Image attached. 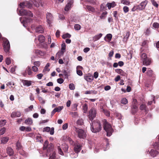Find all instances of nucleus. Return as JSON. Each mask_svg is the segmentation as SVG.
Instances as JSON below:
<instances>
[{
  "label": "nucleus",
  "instance_id": "1",
  "mask_svg": "<svg viewBox=\"0 0 159 159\" xmlns=\"http://www.w3.org/2000/svg\"><path fill=\"white\" fill-rule=\"evenodd\" d=\"M53 146L52 143L48 144V140H46L43 144V151H47L45 156L43 155L44 157H48L49 155V159H56V153L53 151Z\"/></svg>",
  "mask_w": 159,
  "mask_h": 159
},
{
  "label": "nucleus",
  "instance_id": "2",
  "mask_svg": "<svg viewBox=\"0 0 159 159\" xmlns=\"http://www.w3.org/2000/svg\"><path fill=\"white\" fill-rule=\"evenodd\" d=\"M103 128L107 132V136H111L113 131V130L112 128L111 125L107 122L105 119L103 120Z\"/></svg>",
  "mask_w": 159,
  "mask_h": 159
},
{
  "label": "nucleus",
  "instance_id": "3",
  "mask_svg": "<svg viewBox=\"0 0 159 159\" xmlns=\"http://www.w3.org/2000/svg\"><path fill=\"white\" fill-rule=\"evenodd\" d=\"M91 129L93 133H97L100 131L102 129V125L100 121H93L92 124L91 123Z\"/></svg>",
  "mask_w": 159,
  "mask_h": 159
},
{
  "label": "nucleus",
  "instance_id": "4",
  "mask_svg": "<svg viewBox=\"0 0 159 159\" xmlns=\"http://www.w3.org/2000/svg\"><path fill=\"white\" fill-rule=\"evenodd\" d=\"M32 3H33L37 7H38L39 6V4L35 0L32 3H30L28 1H25L20 3V6L21 8H24L25 7L28 8H30L32 6Z\"/></svg>",
  "mask_w": 159,
  "mask_h": 159
},
{
  "label": "nucleus",
  "instance_id": "5",
  "mask_svg": "<svg viewBox=\"0 0 159 159\" xmlns=\"http://www.w3.org/2000/svg\"><path fill=\"white\" fill-rule=\"evenodd\" d=\"M74 130L78 134V137L80 139H84L86 136V132L83 130L74 127Z\"/></svg>",
  "mask_w": 159,
  "mask_h": 159
},
{
  "label": "nucleus",
  "instance_id": "6",
  "mask_svg": "<svg viewBox=\"0 0 159 159\" xmlns=\"http://www.w3.org/2000/svg\"><path fill=\"white\" fill-rule=\"evenodd\" d=\"M59 145V144L57 145L58 152L60 154L63 155V153L62 149L63 150L64 152H68V145L65 143L63 144L61 147H60Z\"/></svg>",
  "mask_w": 159,
  "mask_h": 159
},
{
  "label": "nucleus",
  "instance_id": "7",
  "mask_svg": "<svg viewBox=\"0 0 159 159\" xmlns=\"http://www.w3.org/2000/svg\"><path fill=\"white\" fill-rule=\"evenodd\" d=\"M19 14L20 16H27L31 17L33 16V14L30 11L22 9L19 11Z\"/></svg>",
  "mask_w": 159,
  "mask_h": 159
},
{
  "label": "nucleus",
  "instance_id": "8",
  "mask_svg": "<svg viewBox=\"0 0 159 159\" xmlns=\"http://www.w3.org/2000/svg\"><path fill=\"white\" fill-rule=\"evenodd\" d=\"M3 46L5 52H8L10 48V44L9 41L7 39H4L3 41Z\"/></svg>",
  "mask_w": 159,
  "mask_h": 159
},
{
  "label": "nucleus",
  "instance_id": "9",
  "mask_svg": "<svg viewBox=\"0 0 159 159\" xmlns=\"http://www.w3.org/2000/svg\"><path fill=\"white\" fill-rule=\"evenodd\" d=\"M96 112L95 109L92 108L89 111V117L90 120L92 121L93 119L96 117Z\"/></svg>",
  "mask_w": 159,
  "mask_h": 159
},
{
  "label": "nucleus",
  "instance_id": "10",
  "mask_svg": "<svg viewBox=\"0 0 159 159\" xmlns=\"http://www.w3.org/2000/svg\"><path fill=\"white\" fill-rule=\"evenodd\" d=\"M148 1L147 0L142 2L139 5H138V10H142L144 9Z\"/></svg>",
  "mask_w": 159,
  "mask_h": 159
},
{
  "label": "nucleus",
  "instance_id": "11",
  "mask_svg": "<svg viewBox=\"0 0 159 159\" xmlns=\"http://www.w3.org/2000/svg\"><path fill=\"white\" fill-rule=\"evenodd\" d=\"M43 132H49L50 134L53 135L54 133V128L52 127L51 129L50 127H46L43 129Z\"/></svg>",
  "mask_w": 159,
  "mask_h": 159
},
{
  "label": "nucleus",
  "instance_id": "12",
  "mask_svg": "<svg viewBox=\"0 0 159 159\" xmlns=\"http://www.w3.org/2000/svg\"><path fill=\"white\" fill-rule=\"evenodd\" d=\"M47 22L48 23L50 24L52 23L53 20V16L49 12H48L46 14Z\"/></svg>",
  "mask_w": 159,
  "mask_h": 159
},
{
  "label": "nucleus",
  "instance_id": "13",
  "mask_svg": "<svg viewBox=\"0 0 159 159\" xmlns=\"http://www.w3.org/2000/svg\"><path fill=\"white\" fill-rule=\"evenodd\" d=\"M147 152H149V154L151 156L153 157H155L158 154V152L157 151L153 149H151L150 151L149 150H148L147 151Z\"/></svg>",
  "mask_w": 159,
  "mask_h": 159
},
{
  "label": "nucleus",
  "instance_id": "14",
  "mask_svg": "<svg viewBox=\"0 0 159 159\" xmlns=\"http://www.w3.org/2000/svg\"><path fill=\"white\" fill-rule=\"evenodd\" d=\"M73 2V0H70L69 1L65 7V11H68L72 7Z\"/></svg>",
  "mask_w": 159,
  "mask_h": 159
},
{
  "label": "nucleus",
  "instance_id": "15",
  "mask_svg": "<svg viewBox=\"0 0 159 159\" xmlns=\"http://www.w3.org/2000/svg\"><path fill=\"white\" fill-rule=\"evenodd\" d=\"M35 31L36 32L42 33H43L44 30L43 27L41 25L37 26L35 29Z\"/></svg>",
  "mask_w": 159,
  "mask_h": 159
},
{
  "label": "nucleus",
  "instance_id": "16",
  "mask_svg": "<svg viewBox=\"0 0 159 159\" xmlns=\"http://www.w3.org/2000/svg\"><path fill=\"white\" fill-rule=\"evenodd\" d=\"M81 149V146L79 144H76L75 145L74 148V151L75 152H76V153H78L79 152Z\"/></svg>",
  "mask_w": 159,
  "mask_h": 159
},
{
  "label": "nucleus",
  "instance_id": "17",
  "mask_svg": "<svg viewBox=\"0 0 159 159\" xmlns=\"http://www.w3.org/2000/svg\"><path fill=\"white\" fill-rule=\"evenodd\" d=\"M116 5V4L114 2H113L111 3H107L106 4V6L108 7L109 9H111V8L114 7Z\"/></svg>",
  "mask_w": 159,
  "mask_h": 159
},
{
  "label": "nucleus",
  "instance_id": "18",
  "mask_svg": "<svg viewBox=\"0 0 159 159\" xmlns=\"http://www.w3.org/2000/svg\"><path fill=\"white\" fill-rule=\"evenodd\" d=\"M137 100H133L132 102V108L134 109L136 112L137 110L138 106L137 104Z\"/></svg>",
  "mask_w": 159,
  "mask_h": 159
},
{
  "label": "nucleus",
  "instance_id": "19",
  "mask_svg": "<svg viewBox=\"0 0 159 159\" xmlns=\"http://www.w3.org/2000/svg\"><path fill=\"white\" fill-rule=\"evenodd\" d=\"M102 34H98L95 35L93 37V40L94 41H95L99 39L102 36Z\"/></svg>",
  "mask_w": 159,
  "mask_h": 159
},
{
  "label": "nucleus",
  "instance_id": "20",
  "mask_svg": "<svg viewBox=\"0 0 159 159\" xmlns=\"http://www.w3.org/2000/svg\"><path fill=\"white\" fill-rule=\"evenodd\" d=\"M151 63V60L148 58L146 59V60L143 61V65L146 66H148Z\"/></svg>",
  "mask_w": 159,
  "mask_h": 159
},
{
  "label": "nucleus",
  "instance_id": "21",
  "mask_svg": "<svg viewBox=\"0 0 159 159\" xmlns=\"http://www.w3.org/2000/svg\"><path fill=\"white\" fill-rule=\"evenodd\" d=\"M112 38V35L111 34H109L107 35L104 39L106 41L109 42L111 40Z\"/></svg>",
  "mask_w": 159,
  "mask_h": 159
},
{
  "label": "nucleus",
  "instance_id": "22",
  "mask_svg": "<svg viewBox=\"0 0 159 159\" xmlns=\"http://www.w3.org/2000/svg\"><path fill=\"white\" fill-rule=\"evenodd\" d=\"M116 72L122 76H125L126 75L125 73L120 69H116Z\"/></svg>",
  "mask_w": 159,
  "mask_h": 159
},
{
  "label": "nucleus",
  "instance_id": "23",
  "mask_svg": "<svg viewBox=\"0 0 159 159\" xmlns=\"http://www.w3.org/2000/svg\"><path fill=\"white\" fill-rule=\"evenodd\" d=\"M24 85L30 86L31 84V81L27 80H23L22 81Z\"/></svg>",
  "mask_w": 159,
  "mask_h": 159
},
{
  "label": "nucleus",
  "instance_id": "24",
  "mask_svg": "<svg viewBox=\"0 0 159 159\" xmlns=\"http://www.w3.org/2000/svg\"><path fill=\"white\" fill-rule=\"evenodd\" d=\"M7 152L9 156L12 155L14 153V152L12 149L10 147H8L7 148Z\"/></svg>",
  "mask_w": 159,
  "mask_h": 159
},
{
  "label": "nucleus",
  "instance_id": "25",
  "mask_svg": "<svg viewBox=\"0 0 159 159\" xmlns=\"http://www.w3.org/2000/svg\"><path fill=\"white\" fill-rule=\"evenodd\" d=\"M45 37L43 35H40L38 38V40L40 43H43L45 41Z\"/></svg>",
  "mask_w": 159,
  "mask_h": 159
},
{
  "label": "nucleus",
  "instance_id": "26",
  "mask_svg": "<svg viewBox=\"0 0 159 159\" xmlns=\"http://www.w3.org/2000/svg\"><path fill=\"white\" fill-rule=\"evenodd\" d=\"M86 8L89 11H91L92 12H94L95 11L94 8L91 6H87Z\"/></svg>",
  "mask_w": 159,
  "mask_h": 159
},
{
  "label": "nucleus",
  "instance_id": "27",
  "mask_svg": "<svg viewBox=\"0 0 159 159\" xmlns=\"http://www.w3.org/2000/svg\"><path fill=\"white\" fill-rule=\"evenodd\" d=\"M9 140V138L7 137H4L2 138L1 139V143L5 144L7 143Z\"/></svg>",
  "mask_w": 159,
  "mask_h": 159
},
{
  "label": "nucleus",
  "instance_id": "28",
  "mask_svg": "<svg viewBox=\"0 0 159 159\" xmlns=\"http://www.w3.org/2000/svg\"><path fill=\"white\" fill-rule=\"evenodd\" d=\"M66 45L65 43H62L61 45V52L62 54H63L64 52L66 49Z\"/></svg>",
  "mask_w": 159,
  "mask_h": 159
},
{
  "label": "nucleus",
  "instance_id": "29",
  "mask_svg": "<svg viewBox=\"0 0 159 159\" xmlns=\"http://www.w3.org/2000/svg\"><path fill=\"white\" fill-rule=\"evenodd\" d=\"M25 123L27 125H31L33 123L32 119L31 118H28L25 120Z\"/></svg>",
  "mask_w": 159,
  "mask_h": 159
},
{
  "label": "nucleus",
  "instance_id": "30",
  "mask_svg": "<svg viewBox=\"0 0 159 159\" xmlns=\"http://www.w3.org/2000/svg\"><path fill=\"white\" fill-rule=\"evenodd\" d=\"M85 79L88 81H91L93 80V76H86L84 77Z\"/></svg>",
  "mask_w": 159,
  "mask_h": 159
},
{
  "label": "nucleus",
  "instance_id": "31",
  "mask_svg": "<svg viewBox=\"0 0 159 159\" xmlns=\"http://www.w3.org/2000/svg\"><path fill=\"white\" fill-rule=\"evenodd\" d=\"M25 72H27L29 75H32V72L30 67L28 66L26 69Z\"/></svg>",
  "mask_w": 159,
  "mask_h": 159
},
{
  "label": "nucleus",
  "instance_id": "32",
  "mask_svg": "<svg viewBox=\"0 0 159 159\" xmlns=\"http://www.w3.org/2000/svg\"><path fill=\"white\" fill-rule=\"evenodd\" d=\"M36 138L37 142H39L42 143H43V140L41 136H36Z\"/></svg>",
  "mask_w": 159,
  "mask_h": 159
},
{
  "label": "nucleus",
  "instance_id": "33",
  "mask_svg": "<svg viewBox=\"0 0 159 159\" xmlns=\"http://www.w3.org/2000/svg\"><path fill=\"white\" fill-rule=\"evenodd\" d=\"M76 124L78 125H82L84 123L83 120L82 119H79L76 121Z\"/></svg>",
  "mask_w": 159,
  "mask_h": 159
},
{
  "label": "nucleus",
  "instance_id": "34",
  "mask_svg": "<svg viewBox=\"0 0 159 159\" xmlns=\"http://www.w3.org/2000/svg\"><path fill=\"white\" fill-rule=\"evenodd\" d=\"M140 109L141 110H144L145 112H146L148 110L146 107V105L143 104L141 105L140 106Z\"/></svg>",
  "mask_w": 159,
  "mask_h": 159
},
{
  "label": "nucleus",
  "instance_id": "35",
  "mask_svg": "<svg viewBox=\"0 0 159 159\" xmlns=\"http://www.w3.org/2000/svg\"><path fill=\"white\" fill-rule=\"evenodd\" d=\"M16 149L18 150H19L21 148L22 146L21 145L20 142L19 141L17 142L16 144Z\"/></svg>",
  "mask_w": 159,
  "mask_h": 159
},
{
  "label": "nucleus",
  "instance_id": "36",
  "mask_svg": "<svg viewBox=\"0 0 159 159\" xmlns=\"http://www.w3.org/2000/svg\"><path fill=\"white\" fill-rule=\"evenodd\" d=\"M70 114L72 115V116L74 118H76L78 116V114L77 112H70Z\"/></svg>",
  "mask_w": 159,
  "mask_h": 159
},
{
  "label": "nucleus",
  "instance_id": "37",
  "mask_svg": "<svg viewBox=\"0 0 159 159\" xmlns=\"http://www.w3.org/2000/svg\"><path fill=\"white\" fill-rule=\"evenodd\" d=\"M63 108V106H59L58 107H56L54 109L56 112H59Z\"/></svg>",
  "mask_w": 159,
  "mask_h": 159
},
{
  "label": "nucleus",
  "instance_id": "38",
  "mask_svg": "<svg viewBox=\"0 0 159 159\" xmlns=\"http://www.w3.org/2000/svg\"><path fill=\"white\" fill-rule=\"evenodd\" d=\"M6 121L5 120H2L0 121V127L4 126L6 124Z\"/></svg>",
  "mask_w": 159,
  "mask_h": 159
},
{
  "label": "nucleus",
  "instance_id": "39",
  "mask_svg": "<svg viewBox=\"0 0 159 159\" xmlns=\"http://www.w3.org/2000/svg\"><path fill=\"white\" fill-rule=\"evenodd\" d=\"M70 34L68 33H67L65 34H63L62 36V38L64 39H65L66 38H70Z\"/></svg>",
  "mask_w": 159,
  "mask_h": 159
},
{
  "label": "nucleus",
  "instance_id": "40",
  "mask_svg": "<svg viewBox=\"0 0 159 159\" xmlns=\"http://www.w3.org/2000/svg\"><path fill=\"white\" fill-rule=\"evenodd\" d=\"M141 57L142 59L143 60H143H146V59L148 58L147 57L146 54L145 53H143L141 55Z\"/></svg>",
  "mask_w": 159,
  "mask_h": 159
},
{
  "label": "nucleus",
  "instance_id": "41",
  "mask_svg": "<svg viewBox=\"0 0 159 159\" xmlns=\"http://www.w3.org/2000/svg\"><path fill=\"white\" fill-rule=\"evenodd\" d=\"M153 146L155 148L159 150V143L156 142L153 144Z\"/></svg>",
  "mask_w": 159,
  "mask_h": 159
},
{
  "label": "nucleus",
  "instance_id": "42",
  "mask_svg": "<svg viewBox=\"0 0 159 159\" xmlns=\"http://www.w3.org/2000/svg\"><path fill=\"white\" fill-rule=\"evenodd\" d=\"M23 18L22 17H20V22H21V23H23V26H24V27H26V26L25 25V23H27L28 22H30V21H26L25 20H26V19H25V20L24 19L23 20V21H22V19Z\"/></svg>",
  "mask_w": 159,
  "mask_h": 159
},
{
  "label": "nucleus",
  "instance_id": "43",
  "mask_svg": "<svg viewBox=\"0 0 159 159\" xmlns=\"http://www.w3.org/2000/svg\"><path fill=\"white\" fill-rule=\"evenodd\" d=\"M107 11L103 12L100 16V18L101 19H104L106 15L107 14Z\"/></svg>",
  "mask_w": 159,
  "mask_h": 159
},
{
  "label": "nucleus",
  "instance_id": "44",
  "mask_svg": "<svg viewBox=\"0 0 159 159\" xmlns=\"http://www.w3.org/2000/svg\"><path fill=\"white\" fill-rule=\"evenodd\" d=\"M102 111L107 116H110V113L108 111L105 110L104 109H102Z\"/></svg>",
  "mask_w": 159,
  "mask_h": 159
},
{
  "label": "nucleus",
  "instance_id": "45",
  "mask_svg": "<svg viewBox=\"0 0 159 159\" xmlns=\"http://www.w3.org/2000/svg\"><path fill=\"white\" fill-rule=\"evenodd\" d=\"M121 3L126 5H129L130 4V2L127 0H122L121 1Z\"/></svg>",
  "mask_w": 159,
  "mask_h": 159
},
{
  "label": "nucleus",
  "instance_id": "46",
  "mask_svg": "<svg viewBox=\"0 0 159 159\" xmlns=\"http://www.w3.org/2000/svg\"><path fill=\"white\" fill-rule=\"evenodd\" d=\"M74 28L76 30H80L81 26L80 25L76 24L74 25Z\"/></svg>",
  "mask_w": 159,
  "mask_h": 159
},
{
  "label": "nucleus",
  "instance_id": "47",
  "mask_svg": "<svg viewBox=\"0 0 159 159\" xmlns=\"http://www.w3.org/2000/svg\"><path fill=\"white\" fill-rule=\"evenodd\" d=\"M152 26L154 28L158 29L159 27V24L158 23H154L153 24Z\"/></svg>",
  "mask_w": 159,
  "mask_h": 159
},
{
  "label": "nucleus",
  "instance_id": "48",
  "mask_svg": "<svg viewBox=\"0 0 159 159\" xmlns=\"http://www.w3.org/2000/svg\"><path fill=\"white\" fill-rule=\"evenodd\" d=\"M78 156V153L73 152L70 154V157L72 158H75Z\"/></svg>",
  "mask_w": 159,
  "mask_h": 159
},
{
  "label": "nucleus",
  "instance_id": "49",
  "mask_svg": "<svg viewBox=\"0 0 159 159\" xmlns=\"http://www.w3.org/2000/svg\"><path fill=\"white\" fill-rule=\"evenodd\" d=\"M115 115L118 119H120L122 118V116L120 114L116 112Z\"/></svg>",
  "mask_w": 159,
  "mask_h": 159
},
{
  "label": "nucleus",
  "instance_id": "50",
  "mask_svg": "<svg viewBox=\"0 0 159 159\" xmlns=\"http://www.w3.org/2000/svg\"><path fill=\"white\" fill-rule=\"evenodd\" d=\"M83 109L84 111V112L86 113L88 110L87 105L86 104H85L83 106Z\"/></svg>",
  "mask_w": 159,
  "mask_h": 159
},
{
  "label": "nucleus",
  "instance_id": "51",
  "mask_svg": "<svg viewBox=\"0 0 159 159\" xmlns=\"http://www.w3.org/2000/svg\"><path fill=\"white\" fill-rule=\"evenodd\" d=\"M77 105L76 104H74L72 106V111H75L77 110Z\"/></svg>",
  "mask_w": 159,
  "mask_h": 159
},
{
  "label": "nucleus",
  "instance_id": "52",
  "mask_svg": "<svg viewBox=\"0 0 159 159\" xmlns=\"http://www.w3.org/2000/svg\"><path fill=\"white\" fill-rule=\"evenodd\" d=\"M6 129L5 128H3L0 129V135L3 134L5 132Z\"/></svg>",
  "mask_w": 159,
  "mask_h": 159
},
{
  "label": "nucleus",
  "instance_id": "53",
  "mask_svg": "<svg viewBox=\"0 0 159 159\" xmlns=\"http://www.w3.org/2000/svg\"><path fill=\"white\" fill-rule=\"evenodd\" d=\"M69 88L70 90H74L75 89L74 84L73 83L70 84L69 85Z\"/></svg>",
  "mask_w": 159,
  "mask_h": 159
},
{
  "label": "nucleus",
  "instance_id": "54",
  "mask_svg": "<svg viewBox=\"0 0 159 159\" xmlns=\"http://www.w3.org/2000/svg\"><path fill=\"white\" fill-rule=\"evenodd\" d=\"M151 1L152 4L155 7H157L158 6V5L156 2L154 0H151Z\"/></svg>",
  "mask_w": 159,
  "mask_h": 159
},
{
  "label": "nucleus",
  "instance_id": "55",
  "mask_svg": "<svg viewBox=\"0 0 159 159\" xmlns=\"http://www.w3.org/2000/svg\"><path fill=\"white\" fill-rule=\"evenodd\" d=\"M6 62L7 65H9L11 63V60L10 58H7L6 60Z\"/></svg>",
  "mask_w": 159,
  "mask_h": 159
},
{
  "label": "nucleus",
  "instance_id": "56",
  "mask_svg": "<svg viewBox=\"0 0 159 159\" xmlns=\"http://www.w3.org/2000/svg\"><path fill=\"white\" fill-rule=\"evenodd\" d=\"M123 11L125 13L127 12L129 10V8L127 6H124L123 8Z\"/></svg>",
  "mask_w": 159,
  "mask_h": 159
},
{
  "label": "nucleus",
  "instance_id": "57",
  "mask_svg": "<svg viewBox=\"0 0 159 159\" xmlns=\"http://www.w3.org/2000/svg\"><path fill=\"white\" fill-rule=\"evenodd\" d=\"M32 70L34 72H37L38 70V68L35 66L32 67Z\"/></svg>",
  "mask_w": 159,
  "mask_h": 159
},
{
  "label": "nucleus",
  "instance_id": "58",
  "mask_svg": "<svg viewBox=\"0 0 159 159\" xmlns=\"http://www.w3.org/2000/svg\"><path fill=\"white\" fill-rule=\"evenodd\" d=\"M57 81L58 83L61 84L63 82L64 80L62 78H59L57 79Z\"/></svg>",
  "mask_w": 159,
  "mask_h": 159
},
{
  "label": "nucleus",
  "instance_id": "59",
  "mask_svg": "<svg viewBox=\"0 0 159 159\" xmlns=\"http://www.w3.org/2000/svg\"><path fill=\"white\" fill-rule=\"evenodd\" d=\"M77 74L78 75L81 76L82 75L83 73L82 71L80 70H77Z\"/></svg>",
  "mask_w": 159,
  "mask_h": 159
},
{
  "label": "nucleus",
  "instance_id": "60",
  "mask_svg": "<svg viewBox=\"0 0 159 159\" xmlns=\"http://www.w3.org/2000/svg\"><path fill=\"white\" fill-rule=\"evenodd\" d=\"M147 73L148 75L151 76L152 74V71L151 70H147Z\"/></svg>",
  "mask_w": 159,
  "mask_h": 159
},
{
  "label": "nucleus",
  "instance_id": "61",
  "mask_svg": "<svg viewBox=\"0 0 159 159\" xmlns=\"http://www.w3.org/2000/svg\"><path fill=\"white\" fill-rule=\"evenodd\" d=\"M43 76V74L41 73L37 75V77L39 79H41Z\"/></svg>",
  "mask_w": 159,
  "mask_h": 159
},
{
  "label": "nucleus",
  "instance_id": "62",
  "mask_svg": "<svg viewBox=\"0 0 159 159\" xmlns=\"http://www.w3.org/2000/svg\"><path fill=\"white\" fill-rule=\"evenodd\" d=\"M50 70L48 68V67H47V66H45L44 69L43 70V72H48Z\"/></svg>",
  "mask_w": 159,
  "mask_h": 159
},
{
  "label": "nucleus",
  "instance_id": "63",
  "mask_svg": "<svg viewBox=\"0 0 159 159\" xmlns=\"http://www.w3.org/2000/svg\"><path fill=\"white\" fill-rule=\"evenodd\" d=\"M40 64V62L39 61H35L34 63V65L36 66H39Z\"/></svg>",
  "mask_w": 159,
  "mask_h": 159
},
{
  "label": "nucleus",
  "instance_id": "64",
  "mask_svg": "<svg viewBox=\"0 0 159 159\" xmlns=\"http://www.w3.org/2000/svg\"><path fill=\"white\" fill-rule=\"evenodd\" d=\"M68 127L67 124L66 123L64 124L62 126V129L64 130H65L67 129Z\"/></svg>",
  "mask_w": 159,
  "mask_h": 159
}]
</instances>
